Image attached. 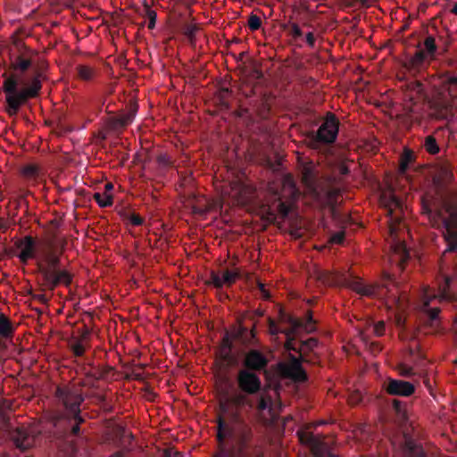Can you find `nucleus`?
<instances>
[{
    "instance_id": "f257e3e1",
    "label": "nucleus",
    "mask_w": 457,
    "mask_h": 457,
    "mask_svg": "<svg viewBox=\"0 0 457 457\" xmlns=\"http://www.w3.org/2000/svg\"><path fill=\"white\" fill-rule=\"evenodd\" d=\"M451 33L446 27L430 24L420 36L413 54H407L403 66L411 72H420L434 61L441 60L448 70L439 77V85L430 94L425 93L424 85L416 81L414 90L424 96L428 116L436 120L450 122L457 109V56L449 53Z\"/></svg>"
},
{
    "instance_id": "f03ea898",
    "label": "nucleus",
    "mask_w": 457,
    "mask_h": 457,
    "mask_svg": "<svg viewBox=\"0 0 457 457\" xmlns=\"http://www.w3.org/2000/svg\"><path fill=\"white\" fill-rule=\"evenodd\" d=\"M48 69L49 63L45 58L37 59L34 63L33 75L28 86L15 73L9 76L6 73L3 74V77L5 78L3 83L6 103L4 111L9 116L17 115L22 105L26 104L29 100L39 96L42 81L47 79L46 72Z\"/></svg>"
},
{
    "instance_id": "7ed1b4c3",
    "label": "nucleus",
    "mask_w": 457,
    "mask_h": 457,
    "mask_svg": "<svg viewBox=\"0 0 457 457\" xmlns=\"http://www.w3.org/2000/svg\"><path fill=\"white\" fill-rule=\"evenodd\" d=\"M216 423L217 439L220 445L229 438L234 441L240 452L248 449L253 433L239 410L229 408L226 403H222L221 414H217Z\"/></svg>"
},
{
    "instance_id": "20e7f679",
    "label": "nucleus",
    "mask_w": 457,
    "mask_h": 457,
    "mask_svg": "<svg viewBox=\"0 0 457 457\" xmlns=\"http://www.w3.org/2000/svg\"><path fill=\"white\" fill-rule=\"evenodd\" d=\"M453 179V171L447 165L438 167L432 179V188L421 195V209H435L447 206L448 204H457V193L449 188Z\"/></svg>"
},
{
    "instance_id": "39448f33",
    "label": "nucleus",
    "mask_w": 457,
    "mask_h": 457,
    "mask_svg": "<svg viewBox=\"0 0 457 457\" xmlns=\"http://www.w3.org/2000/svg\"><path fill=\"white\" fill-rule=\"evenodd\" d=\"M422 212L442 234L446 245L443 255L445 256L449 253H457V204H448L447 206L424 209Z\"/></svg>"
},
{
    "instance_id": "423d86ee",
    "label": "nucleus",
    "mask_w": 457,
    "mask_h": 457,
    "mask_svg": "<svg viewBox=\"0 0 457 457\" xmlns=\"http://www.w3.org/2000/svg\"><path fill=\"white\" fill-rule=\"evenodd\" d=\"M302 181L319 203L333 206L341 193L334 178L320 179L312 165H304L302 170Z\"/></svg>"
},
{
    "instance_id": "0eeeda50",
    "label": "nucleus",
    "mask_w": 457,
    "mask_h": 457,
    "mask_svg": "<svg viewBox=\"0 0 457 457\" xmlns=\"http://www.w3.org/2000/svg\"><path fill=\"white\" fill-rule=\"evenodd\" d=\"M62 245V250L64 248ZM62 251L57 254L52 251L46 253L43 261L37 262L38 271L42 274L45 285L49 290H54L60 285L69 287L72 282V275L67 270H61V258Z\"/></svg>"
},
{
    "instance_id": "6e6552de",
    "label": "nucleus",
    "mask_w": 457,
    "mask_h": 457,
    "mask_svg": "<svg viewBox=\"0 0 457 457\" xmlns=\"http://www.w3.org/2000/svg\"><path fill=\"white\" fill-rule=\"evenodd\" d=\"M337 283L349 287L352 290L355 291L357 294L364 296H376L378 295V290L380 288H385L386 294H391L392 296L395 297V295L392 293V287H396L395 282L393 278L389 274H385L383 277V281L381 286L378 285H364L361 280L353 276V274H338L335 278Z\"/></svg>"
},
{
    "instance_id": "1a4fd4ad",
    "label": "nucleus",
    "mask_w": 457,
    "mask_h": 457,
    "mask_svg": "<svg viewBox=\"0 0 457 457\" xmlns=\"http://www.w3.org/2000/svg\"><path fill=\"white\" fill-rule=\"evenodd\" d=\"M339 129V120L332 112H328L322 123L316 132L312 131L310 135L312 145L317 147L318 145H332L336 142Z\"/></svg>"
},
{
    "instance_id": "9d476101",
    "label": "nucleus",
    "mask_w": 457,
    "mask_h": 457,
    "mask_svg": "<svg viewBox=\"0 0 457 457\" xmlns=\"http://www.w3.org/2000/svg\"><path fill=\"white\" fill-rule=\"evenodd\" d=\"M13 46L17 51V54H11L9 70L14 72H25L32 66V58L37 53L28 47L21 39H14Z\"/></svg>"
},
{
    "instance_id": "9b49d317",
    "label": "nucleus",
    "mask_w": 457,
    "mask_h": 457,
    "mask_svg": "<svg viewBox=\"0 0 457 457\" xmlns=\"http://www.w3.org/2000/svg\"><path fill=\"white\" fill-rule=\"evenodd\" d=\"M57 393H60L64 407L72 415L71 420H69V422L73 420V424L71 426L70 434L76 436L79 432V425L84 422V420L79 415V406L84 399L80 394L62 392L60 389L57 390Z\"/></svg>"
},
{
    "instance_id": "f8f14e48",
    "label": "nucleus",
    "mask_w": 457,
    "mask_h": 457,
    "mask_svg": "<svg viewBox=\"0 0 457 457\" xmlns=\"http://www.w3.org/2000/svg\"><path fill=\"white\" fill-rule=\"evenodd\" d=\"M278 320L280 323L290 326V328H286L287 336H289L290 334H296L299 329H303L306 333H312L316 328L315 320H313L311 312L307 313L304 319H298L280 309L278 312Z\"/></svg>"
},
{
    "instance_id": "ddd939ff",
    "label": "nucleus",
    "mask_w": 457,
    "mask_h": 457,
    "mask_svg": "<svg viewBox=\"0 0 457 457\" xmlns=\"http://www.w3.org/2000/svg\"><path fill=\"white\" fill-rule=\"evenodd\" d=\"M298 436L300 442L310 447L313 457H337L322 436L308 431L299 432Z\"/></svg>"
},
{
    "instance_id": "4468645a",
    "label": "nucleus",
    "mask_w": 457,
    "mask_h": 457,
    "mask_svg": "<svg viewBox=\"0 0 457 457\" xmlns=\"http://www.w3.org/2000/svg\"><path fill=\"white\" fill-rule=\"evenodd\" d=\"M119 102L121 104V106L118 109L116 105V129L130 124L135 118L138 107L136 96L132 94H124L122 98H119Z\"/></svg>"
},
{
    "instance_id": "2eb2a0df",
    "label": "nucleus",
    "mask_w": 457,
    "mask_h": 457,
    "mask_svg": "<svg viewBox=\"0 0 457 457\" xmlns=\"http://www.w3.org/2000/svg\"><path fill=\"white\" fill-rule=\"evenodd\" d=\"M236 380L238 389L245 395H253L262 389V380L253 370L240 369L237 373Z\"/></svg>"
},
{
    "instance_id": "dca6fc26",
    "label": "nucleus",
    "mask_w": 457,
    "mask_h": 457,
    "mask_svg": "<svg viewBox=\"0 0 457 457\" xmlns=\"http://www.w3.org/2000/svg\"><path fill=\"white\" fill-rule=\"evenodd\" d=\"M240 278L238 270L225 269L222 270H211L209 278L205 281L207 286H212L214 288L220 290L224 287H231Z\"/></svg>"
},
{
    "instance_id": "f3484780",
    "label": "nucleus",
    "mask_w": 457,
    "mask_h": 457,
    "mask_svg": "<svg viewBox=\"0 0 457 457\" xmlns=\"http://www.w3.org/2000/svg\"><path fill=\"white\" fill-rule=\"evenodd\" d=\"M232 337L244 346L257 345L256 324L253 322L250 327L245 324L244 319H237V324L234 327Z\"/></svg>"
},
{
    "instance_id": "a211bd4d",
    "label": "nucleus",
    "mask_w": 457,
    "mask_h": 457,
    "mask_svg": "<svg viewBox=\"0 0 457 457\" xmlns=\"http://www.w3.org/2000/svg\"><path fill=\"white\" fill-rule=\"evenodd\" d=\"M384 389L390 395L408 397L415 392L413 384L408 381L387 378L384 382Z\"/></svg>"
},
{
    "instance_id": "6ab92c4d",
    "label": "nucleus",
    "mask_w": 457,
    "mask_h": 457,
    "mask_svg": "<svg viewBox=\"0 0 457 457\" xmlns=\"http://www.w3.org/2000/svg\"><path fill=\"white\" fill-rule=\"evenodd\" d=\"M268 364V358L257 349L249 350L243 360V369L253 370V372L265 370Z\"/></svg>"
},
{
    "instance_id": "aec40b11",
    "label": "nucleus",
    "mask_w": 457,
    "mask_h": 457,
    "mask_svg": "<svg viewBox=\"0 0 457 457\" xmlns=\"http://www.w3.org/2000/svg\"><path fill=\"white\" fill-rule=\"evenodd\" d=\"M303 361L304 359L302 355L298 358L294 354L289 353L288 362L284 364L282 367L283 373L294 380L305 381L307 379V375L302 367V361Z\"/></svg>"
},
{
    "instance_id": "412c9836",
    "label": "nucleus",
    "mask_w": 457,
    "mask_h": 457,
    "mask_svg": "<svg viewBox=\"0 0 457 457\" xmlns=\"http://www.w3.org/2000/svg\"><path fill=\"white\" fill-rule=\"evenodd\" d=\"M116 457L122 456L126 451H129L133 441L132 433L125 427L121 426L116 417Z\"/></svg>"
},
{
    "instance_id": "4be33fe9",
    "label": "nucleus",
    "mask_w": 457,
    "mask_h": 457,
    "mask_svg": "<svg viewBox=\"0 0 457 457\" xmlns=\"http://www.w3.org/2000/svg\"><path fill=\"white\" fill-rule=\"evenodd\" d=\"M12 440L15 446L21 451L30 448L35 442V437L30 434L29 429L25 427H18L12 433Z\"/></svg>"
},
{
    "instance_id": "5701e85b",
    "label": "nucleus",
    "mask_w": 457,
    "mask_h": 457,
    "mask_svg": "<svg viewBox=\"0 0 457 457\" xmlns=\"http://www.w3.org/2000/svg\"><path fill=\"white\" fill-rule=\"evenodd\" d=\"M15 245L21 249L18 257L22 263L26 264L29 259L35 257V240L31 236H26L23 239L18 240Z\"/></svg>"
},
{
    "instance_id": "b1692460",
    "label": "nucleus",
    "mask_w": 457,
    "mask_h": 457,
    "mask_svg": "<svg viewBox=\"0 0 457 457\" xmlns=\"http://www.w3.org/2000/svg\"><path fill=\"white\" fill-rule=\"evenodd\" d=\"M114 376V371H112V368L108 367L102 370H97L95 371H88L87 373L86 378L79 382L82 386H94V383L96 380H112Z\"/></svg>"
},
{
    "instance_id": "393cba45",
    "label": "nucleus",
    "mask_w": 457,
    "mask_h": 457,
    "mask_svg": "<svg viewBox=\"0 0 457 457\" xmlns=\"http://www.w3.org/2000/svg\"><path fill=\"white\" fill-rule=\"evenodd\" d=\"M116 213L119 214L121 220L124 222V224L127 227L129 226H140L144 222V219L140 217L138 214H137L133 210L130 208L126 207H119L116 205Z\"/></svg>"
},
{
    "instance_id": "a878e982",
    "label": "nucleus",
    "mask_w": 457,
    "mask_h": 457,
    "mask_svg": "<svg viewBox=\"0 0 457 457\" xmlns=\"http://www.w3.org/2000/svg\"><path fill=\"white\" fill-rule=\"evenodd\" d=\"M246 395H247L240 391V393L236 394L231 397L220 400L218 414H221V404L224 403H226L229 408L236 410H239V407L243 405H248L249 407H253V403L247 399Z\"/></svg>"
},
{
    "instance_id": "bb28decb",
    "label": "nucleus",
    "mask_w": 457,
    "mask_h": 457,
    "mask_svg": "<svg viewBox=\"0 0 457 457\" xmlns=\"http://www.w3.org/2000/svg\"><path fill=\"white\" fill-rule=\"evenodd\" d=\"M403 452L406 457H426L422 445L415 442L411 436H405Z\"/></svg>"
},
{
    "instance_id": "cd10ccee",
    "label": "nucleus",
    "mask_w": 457,
    "mask_h": 457,
    "mask_svg": "<svg viewBox=\"0 0 457 457\" xmlns=\"http://www.w3.org/2000/svg\"><path fill=\"white\" fill-rule=\"evenodd\" d=\"M436 297V295H433L429 292L428 289H425L422 295V308L428 313V320L433 323L438 319V314L440 312L439 308H428L430 304V301Z\"/></svg>"
},
{
    "instance_id": "c85d7f7f",
    "label": "nucleus",
    "mask_w": 457,
    "mask_h": 457,
    "mask_svg": "<svg viewBox=\"0 0 457 457\" xmlns=\"http://www.w3.org/2000/svg\"><path fill=\"white\" fill-rule=\"evenodd\" d=\"M116 358H118L119 362L120 363V365L123 369H128L123 371H118L116 370V380H119V379L130 380V379L137 378L139 377V374H137L133 370H129L128 368V366H127L128 362H126L124 361V359L120 356L119 343L117 340H116Z\"/></svg>"
},
{
    "instance_id": "c756f323",
    "label": "nucleus",
    "mask_w": 457,
    "mask_h": 457,
    "mask_svg": "<svg viewBox=\"0 0 457 457\" xmlns=\"http://www.w3.org/2000/svg\"><path fill=\"white\" fill-rule=\"evenodd\" d=\"M233 345L232 342L227 334L222 339V345L220 348V359L227 362L228 364H232L235 361L234 356L232 354Z\"/></svg>"
},
{
    "instance_id": "7c9ffc66",
    "label": "nucleus",
    "mask_w": 457,
    "mask_h": 457,
    "mask_svg": "<svg viewBox=\"0 0 457 457\" xmlns=\"http://www.w3.org/2000/svg\"><path fill=\"white\" fill-rule=\"evenodd\" d=\"M415 162V154L412 150L405 148L400 156L399 171L405 174L410 165Z\"/></svg>"
},
{
    "instance_id": "2f4dec72",
    "label": "nucleus",
    "mask_w": 457,
    "mask_h": 457,
    "mask_svg": "<svg viewBox=\"0 0 457 457\" xmlns=\"http://www.w3.org/2000/svg\"><path fill=\"white\" fill-rule=\"evenodd\" d=\"M75 70L78 79L83 81L93 80L96 75V70L89 65L78 64Z\"/></svg>"
},
{
    "instance_id": "473e14b6",
    "label": "nucleus",
    "mask_w": 457,
    "mask_h": 457,
    "mask_svg": "<svg viewBox=\"0 0 457 457\" xmlns=\"http://www.w3.org/2000/svg\"><path fill=\"white\" fill-rule=\"evenodd\" d=\"M276 199L273 203L272 212H278L281 216V218L285 219L288 216L291 211V205L283 202L281 196L276 193Z\"/></svg>"
},
{
    "instance_id": "72a5a7b5",
    "label": "nucleus",
    "mask_w": 457,
    "mask_h": 457,
    "mask_svg": "<svg viewBox=\"0 0 457 457\" xmlns=\"http://www.w3.org/2000/svg\"><path fill=\"white\" fill-rule=\"evenodd\" d=\"M272 398L267 395H262L259 397L256 410L260 415H262L265 411H268L269 414L272 412Z\"/></svg>"
},
{
    "instance_id": "f704fd0d",
    "label": "nucleus",
    "mask_w": 457,
    "mask_h": 457,
    "mask_svg": "<svg viewBox=\"0 0 457 457\" xmlns=\"http://www.w3.org/2000/svg\"><path fill=\"white\" fill-rule=\"evenodd\" d=\"M13 328L10 320L4 314L0 313V336L8 338L12 336Z\"/></svg>"
},
{
    "instance_id": "c9c22d12",
    "label": "nucleus",
    "mask_w": 457,
    "mask_h": 457,
    "mask_svg": "<svg viewBox=\"0 0 457 457\" xmlns=\"http://www.w3.org/2000/svg\"><path fill=\"white\" fill-rule=\"evenodd\" d=\"M423 146L426 151L430 154H436L440 151V147L434 136L429 135L425 137Z\"/></svg>"
},
{
    "instance_id": "e433bc0d",
    "label": "nucleus",
    "mask_w": 457,
    "mask_h": 457,
    "mask_svg": "<svg viewBox=\"0 0 457 457\" xmlns=\"http://www.w3.org/2000/svg\"><path fill=\"white\" fill-rule=\"evenodd\" d=\"M93 198L96 201L100 207L111 206L113 201L112 195L106 192H96L94 194Z\"/></svg>"
},
{
    "instance_id": "4c0bfd02",
    "label": "nucleus",
    "mask_w": 457,
    "mask_h": 457,
    "mask_svg": "<svg viewBox=\"0 0 457 457\" xmlns=\"http://www.w3.org/2000/svg\"><path fill=\"white\" fill-rule=\"evenodd\" d=\"M87 334V332L85 335H83L81 338L71 342L70 347L74 355L82 356L84 354L86 349L84 340L86 338Z\"/></svg>"
},
{
    "instance_id": "58836bf2",
    "label": "nucleus",
    "mask_w": 457,
    "mask_h": 457,
    "mask_svg": "<svg viewBox=\"0 0 457 457\" xmlns=\"http://www.w3.org/2000/svg\"><path fill=\"white\" fill-rule=\"evenodd\" d=\"M268 331L271 336L277 337L278 334L287 336V329L281 328L272 318H268Z\"/></svg>"
},
{
    "instance_id": "ea45409f",
    "label": "nucleus",
    "mask_w": 457,
    "mask_h": 457,
    "mask_svg": "<svg viewBox=\"0 0 457 457\" xmlns=\"http://www.w3.org/2000/svg\"><path fill=\"white\" fill-rule=\"evenodd\" d=\"M264 315V312L261 309H256L253 312H246L245 314H243L242 316H240L239 318L240 319H244L245 321H246L247 320H249L252 324L254 322L255 324H257V321H256V318H259V317H262Z\"/></svg>"
},
{
    "instance_id": "a19ab883",
    "label": "nucleus",
    "mask_w": 457,
    "mask_h": 457,
    "mask_svg": "<svg viewBox=\"0 0 457 457\" xmlns=\"http://www.w3.org/2000/svg\"><path fill=\"white\" fill-rule=\"evenodd\" d=\"M21 174L27 179L36 178L38 174V167L33 164L26 165L22 168Z\"/></svg>"
},
{
    "instance_id": "79ce46f5",
    "label": "nucleus",
    "mask_w": 457,
    "mask_h": 457,
    "mask_svg": "<svg viewBox=\"0 0 457 457\" xmlns=\"http://www.w3.org/2000/svg\"><path fill=\"white\" fill-rule=\"evenodd\" d=\"M295 334H290L289 336H286L287 340L285 342V349L287 351H294L295 353H299L302 354V349L299 347H296L294 341H295Z\"/></svg>"
},
{
    "instance_id": "37998d69",
    "label": "nucleus",
    "mask_w": 457,
    "mask_h": 457,
    "mask_svg": "<svg viewBox=\"0 0 457 457\" xmlns=\"http://www.w3.org/2000/svg\"><path fill=\"white\" fill-rule=\"evenodd\" d=\"M287 29L288 31V34L294 38L297 39L300 38L303 36V31L298 26V24L293 22L287 26Z\"/></svg>"
},
{
    "instance_id": "c03bdc74",
    "label": "nucleus",
    "mask_w": 457,
    "mask_h": 457,
    "mask_svg": "<svg viewBox=\"0 0 457 457\" xmlns=\"http://www.w3.org/2000/svg\"><path fill=\"white\" fill-rule=\"evenodd\" d=\"M318 345V340L314 337L308 338L307 340L302 341L300 344V349L303 352L312 351Z\"/></svg>"
},
{
    "instance_id": "a18cd8bd",
    "label": "nucleus",
    "mask_w": 457,
    "mask_h": 457,
    "mask_svg": "<svg viewBox=\"0 0 457 457\" xmlns=\"http://www.w3.org/2000/svg\"><path fill=\"white\" fill-rule=\"evenodd\" d=\"M392 404H393V408H394L395 413L397 414V416L400 419H405L406 412L403 408V403L400 400L395 399V400H393Z\"/></svg>"
},
{
    "instance_id": "49530a36",
    "label": "nucleus",
    "mask_w": 457,
    "mask_h": 457,
    "mask_svg": "<svg viewBox=\"0 0 457 457\" xmlns=\"http://www.w3.org/2000/svg\"><path fill=\"white\" fill-rule=\"evenodd\" d=\"M261 18L255 14H251L248 19V27L251 30L254 31L261 28Z\"/></svg>"
},
{
    "instance_id": "de8ad7c7",
    "label": "nucleus",
    "mask_w": 457,
    "mask_h": 457,
    "mask_svg": "<svg viewBox=\"0 0 457 457\" xmlns=\"http://www.w3.org/2000/svg\"><path fill=\"white\" fill-rule=\"evenodd\" d=\"M198 31V27L196 25H187L185 29V35L189 39L191 44L195 43V34Z\"/></svg>"
},
{
    "instance_id": "09e8293b",
    "label": "nucleus",
    "mask_w": 457,
    "mask_h": 457,
    "mask_svg": "<svg viewBox=\"0 0 457 457\" xmlns=\"http://www.w3.org/2000/svg\"><path fill=\"white\" fill-rule=\"evenodd\" d=\"M113 129H114V117L110 116L107 119V124H106L105 129L103 131H100L102 137L106 138L108 137V135H111L112 133Z\"/></svg>"
},
{
    "instance_id": "8fccbe9b",
    "label": "nucleus",
    "mask_w": 457,
    "mask_h": 457,
    "mask_svg": "<svg viewBox=\"0 0 457 457\" xmlns=\"http://www.w3.org/2000/svg\"><path fill=\"white\" fill-rule=\"evenodd\" d=\"M345 240V232L344 231H338L334 233L330 237V243L340 245Z\"/></svg>"
},
{
    "instance_id": "3c124183",
    "label": "nucleus",
    "mask_w": 457,
    "mask_h": 457,
    "mask_svg": "<svg viewBox=\"0 0 457 457\" xmlns=\"http://www.w3.org/2000/svg\"><path fill=\"white\" fill-rule=\"evenodd\" d=\"M147 17H148V29H153L155 27L156 22V12L154 10L147 9Z\"/></svg>"
},
{
    "instance_id": "603ef678",
    "label": "nucleus",
    "mask_w": 457,
    "mask_h": 457,
    "mask_svg": "<svg viewBox=\"0 0 457 457\" xmlns=\"http://www.w3.org/2000/svg\"><path fill=\"white\" fill-rule=\"evenodd\" d=\"M451 282H452V278L450 277H445V286L442 289V292H441V297L444 298V299H450V297H451L450 293L447 290V287H449Z\"/></svg>"
},
{
    "instance_id": "864d4df0",
    "label": "nucleus",
    "mask_w": 457,
    "mask_h": 457,
    "mask_svg": "<svg viewBox=\"0 0 457 457\" xmlns=\"http://www.w3.org/2000/svg\"><path fill=\"white\" fill-rule=\"evenodd\" d=\"M385 328H386L385 322L379 321L374 326V332L378 337H380L384 334Z\"/></svg>"
},
{
    "instance_id": "5fc2aeb1",
    "label": "nucleus",
    "mask_w": 457,
    "mask_h": 457,
    "mask_svg": "<svg viewBox=\"0 0 457 457\" xmlns=\"http://www.w3.org/2000/svg\"><path fill=\"white\" fill-rule=\"evenodd\" d=\"M316 42V37L312 32H308L306 34V43L311 48H314Z\"/></svg>"
},
{
    "instance_id": "6e6d98bb",
    "label": "nucleus",
    "mask_w": 457,
    "mask_h": 457,
    "mask_svg": "<svg viewBox=\"0 0 457 457\" xmlns=\"http://www.w3.org/2000/svg\"><path fill=\"white\" fill-rule=\"evenodd\" d=\"M29 294L32 295V298L40 302L41 303L43 304H46L47 302H48V298L46 296V295H43V294H32L31 292H29Z\"/></svg>"
},
{
    "instance_id": "4d7b16f0",
    "label": "nucleus",
    "mask_w": 457,
    "mask_h": 457,
    "mask_svg": "<svg viewBox=\"0 0 457 457\" xmlns=\"http://www.w3.org/2000/svg\"><path fill=\"white\" fill-rule=\"evenodd\" d=\"M404 109L406 111L407 115L409 116V118L411 120H415L416 119V117L414 116V114L416 113V110H415L414 106H412V105L409 106V104H406L405 106H404Z\"/></svg>"
},
{
    "instance_id": "13d9d810",
    "label": "nucleus",
    "mask_w": 457,
    "mask_h": 457,
    "mask_svg": "<svg viewBox=\"0 0 457 457\" xmlns=\"http://www.w3.org/2000/svg\"><path fill=\"white\" fill-rule=\"evenodd\" d=\"M258 288H259L260 292L262 293V295L264 299L268 300L270 298V293L268 292V290H266L265 286L262 283H261V282L258 283Z\"/></svg>"
},
{
    "instance_id": "bf43d9fd",
    "label": "nucleus",
    "mask_w": 457,
    "mask_h": 457,
    "mask_svg": "<svg viewBox=\"0 0 457 457\" xmlns=\"http://www.w3.org/2000/svg\"><path fill=\"white\" fill-rule=\"evenodd\" d=\"M400 373L403 376L409 377L412 374V369L411 367L403 366L400 369Z\"/></svg>"
},
{
    "instance_id": "052dcab7",
    "label": "nucleus",
    "mask_w": 457,
    "mask_h": 457,
    "mask_svg": "<svg viewBox=\"0 0 457 457\" xmlns=\"http://www.w3.org/2000/svg\"><path fill=\"white\" fill-rule=\"evenodd\" d=\"M9 228L8 222L0 218V229L5 231Z\"/></svg>"
},
{
    "instance_id": "680f3d73",
    "label": "nucleus",
    "mask_w": 457,
    "mask_h": 457,
    "mask_svg": "<svg viewBox=\"0 0 457 457\" xmlns=\"http://www.w3.org/2000/svg\"><path fill=\"white\" fill-rule=\"evenodd\" d=\"M158 162L160 164H163V165H168L169 164V161L166 158V156H162V155L158 157Z\"/></svg>"
},
{
    "instance_id": "e2e57ef3",
    "label": "nucleus",
    "mask_w": 457,
    "mask_h": 457,
    "mask_svg": "<svg viewBox=\"0 0 457 457\" xmlns=\"http://www.w3.org/2000/svg\"><path fill=\"white\" fill-rule=\"evenodd\" d=\"M61 220L57 219H54L50 220V224L54 228H59L61 226Z\"/></svg>"
},
{
    "instance_id": "0e129e2a",
    "label": "nucleus",
    "mask_w": 457,
    "mask_h": 457,
    "mask_svg": "<svg viewBox=\"0 0 457 457\" xmlns=\"http://www.w3.org/2000/svg\"><path fill=\"white\" fill-rule=\"evenodd\" d=\"M291 235L295 237H301L302 234L299 232L298 229H293L291 231Z\"/></svg>"
},
{
    "instance_id": "69168bd1",
    "label": "nucleus",
    "mask_w": 457,
    "mask_h": 457,
    "mask_svg": "<svg viewBox=\"0 0 457 457\" xmlns=\"http://www.w3.org/2000/svg\"><path fill=\"white\" fill-rule=\"evenodd\" d=\"M112 187H113V185H112V182H108V183H106V184H105V186H104L105 192L107 193V191H109V190L112 189Z\"/></svg>"
},
{
    "instance_id": "338daca9",
    "label": "nucleus",
    "mask_w": 457,
    "mask_h": 457,
    "mask_svg": "<svg viewBox=\"0 0 457 457\" xmlns=\"http://www.w3.org/2000/svg\"><path fill=\"white\" fill-rule=\"evenodd\" d=\"M112 106L110 103L106 105L105 111L108 114H112L113 111L112 110Z\"/></svg>"
},
{
    "instance_id": "774afa93",
    "label": "nucleus",
    "mask_w": 457,
    "mask_h": 457,
    "mask_svg": "<svg viewBox=\"0 0 457 457\" xmlns=\"http://www.w3.org/2000/svg\"><path fill=\"white\" fill-rule=\"evenodd\" d=\"M340 172H341V174L345 175L349 172V170L345 166H342L340 168Z\"/></svg>"
}]
</instances>
